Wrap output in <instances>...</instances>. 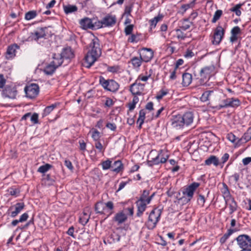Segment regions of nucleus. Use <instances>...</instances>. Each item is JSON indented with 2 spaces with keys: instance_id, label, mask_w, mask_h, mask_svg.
I'll list each match as a JSON object with an SVG mask.
<instances>
[{
  "instance_id": "18",
  "label": "nucleus",
  "mask_w": 251,
  "mask_h": 251,
  "mask_svg": "<svg viewBox=\"0 0 251 251\" xmlns=\"http://www.w3.org/2000/svg\"><path fill=\"white\" fill-rule=\"evenodd\" d=\"M24 207V203L18 202L14 205L10 206L8 211H11L10 216L12 218H14L21 212Z\"/></svg>"
},
{
  "instance_id": "60",
  "label": "nucleus",
  "mask_w": 251,
  "mask_h": 251,
  "mask_svg": "<svg viewBox=\"0 0 251 251\" xmlns=\"http://www.w3.org/2000/svg\"><path fill=\"white\" fill-rule=\"evenodd\" d=\"M105 207L107 208L108 209L112 210L114 208V204L111 201H108L106 203H104Z\"/></svg>"
},
{
  "instance_id": "26",
  "label": "nucleus",
  "mask_w": 251,
  "mask_h": 251,
  "mask_svg": "<svg viewBox=\"0 0 251 251\" xmlns=\"http://www.w3.org/2000/svg\"><path fill=\"white\" fill-rule=\"evenodd\" d=\"M192 80V76L191 74L185 73L182 75V84L183 86H188L190 84Z\"/></svg>"
},
{
  "instance_id": "30",
  "label": "nucleus",
  "mask_w": 251,
  "mask_h": 251,
  "mask_svg": "<svg viewBox=\"0 0 251 251\" xmlns=\"http://www.w3.org/2000/svg\"><path fill=\"white\" fill-rule=\"evenodd\" d=\"M244 140L245 142H247V141L251 140V127H250L247 131L244 134L242 138L238 140V142L236 143V144H240L242 143V140Z\"/></svg>"
},
{
  "instance_id": "45",
  "label": "nucleus",
  "mask_w": 251,
  "mask_h": 251,
  "mask_svg": "<svg viewBox=\"0 0 251 251\" xmlns=\"http://www.w3.org/2000/svg\"><path fill=\"white\" fill-rule=\"evenodd\" d=\"M102 169L104 170H108L111 168L112 161L109 159H107L101 163Z\"/></svg>"
},
{
  "instance_id": "50",
  "label": "nucleus",
  "mask_w": 251,
  "mask_h": 251,
  "mask_svg": "<svg viewBox=\"0 0 251 251\" xmlns=\"http://www.w3.org/2000/svg\"><path fill=\"white\" fill-rule=\"evenodd\" d=\"M114 104V101L110 98L106 97L104 103V107H110Z\"/></svg>"
},
{
  "instance_id": "63",
  "label": "nucleus",
  "mask_w": 251,
  "mask_h": 251,
  "mask_svg": "<svg viewBox=\"0 0 251 251\" xmlns=\"http://www.w3.org/2000/svg\"><path fill=\"white\" fill-rule=\"evenodd\" d=\"M128 41L131 43H137L138 41V39L136 35L132 34L131 36L129 37Z\"/></svg>"
},
{
  "instance_id": "16",
  "label": "nucleus",
  "mask_w": 251,
  "mask_h": 251,
  "mask_svg": "<svg viewBox=\"0 0 251 251\" xmlns=\"http://www.w3.org/2000/svg\"><path fill=\"white\" fill-rule=\"evenodd\" d=\"M153 56V52L151 49L143 48L140 52V57L144 62H149Z\"/></svg>"
},
{
  "instance_id": "11",
  "label": "nucleus",
  "mask_w": 251,
  "mask_h": 251,
  "mask_svg": "<svg viewBox=\"0 0 251 251\" xmlns=\"http://www.w3.org/2000/svg\"><path fill=\"white\" fill-rule=\"evenodd\" d=\"M97 21V20L95 19H91L86 17L79 21V24L80 27L83 29H98L97 27L95 25L96 21Z\"/></svg>"
},
{
  "instance_id": "56",
  "label": "nucleus",
  "mask_w": 251,
  "mask_h": 251,
  "mask_svg": "<svg viewBox=\"0 0 251 251\" xmlns=\"http://www.w3.org/2000/svg\"><path fill=\"white\" fill-rule=\"evenodd\" d=\"M150 76H151V74H149V75H139V76L136 80H137V81H138L139 80H141L143 81H147Z\"/></svg>"
},
{
  "instance_id": "32",
  "label": "nucleus",
  "mask_w": 251,
  "mask_h": 251,
  "mask_svg": "<svg viewBox=\"0 0 251 251\" xmlns=\"http://www.w3.org/2000/svg\"><path fill=\"white\" fill-rule=\"evenodd\" d=\"M59 105V103H54L50 106H47L42 113V116L46 117L55 108Z\"/></svg>"
},
{
  "instance_id": "62",
  "label": "nucleus",
  "mask_w": 251,
  "mask_h": 251,
  "mask_svg": "<svg viewBox=\"0 0 251 251\" xmlns=\"http://www.w3.org/2000/svg\"><path fill=\"white\" fill-rule=\"evenodd\" d=\"M65 165L70 170L73 171L74 167L72 162L69 160H66L64 162Z\"/></svg>"
},
{
  "instance_id": "7",
  "label": "nucleus",
  "mask_w": 251,
  "mask_h": 251,
  "mask_svg": "<svg viewBox=\"0 0 251 251\" xmlns=\"http://www.w3.org/2000/svg\"><path fill=\"white\" fill-rule=\"evenodd\" d=\"M127 211H128L130 216H132L134 213L133 207H128L123 211L118 212L113 217V221L116 222L118 225L124 223L127 219V216L126 213Z\"/></svg>"
},
{
  "instance_id": "24",
  "label": "nucleus",
  "mask_w": 251,
  "mask_h": 251,
  "mask_svg": "<svg viewBox=\"0 0 251 251\" xmlns=\"http://www.w3.org/2000/svg\"><path fill=\"white\" fill-rule=\"evenodd\" d=\"M205 164L210 165L213 164L215 166H218L220 164V162L218 157L214 155H211L209 158L205 160Z\"/></svg>"
},
{
  "instance_id": "64",
  "label": "nucleus",
  "mask_w": 251,
  "mask_h": 251,
  "mask_svg": "<svg viewBox=\"0 0 251 251\" xmlns=\"http://www.w3.org/2000/svg\"><path fill=\"white\" fill-rule=\"evenodd\" d=\"M194 55V53L192 51V50H187V51L185 52L184 56L185 57L189 58L193 57Z\"/></svg>"
},
{
  "instance_id": "57",
  "label": "nucleus",
  "mask_w": 251,
  "mask_h": 251,
  "mask_svg": "<svg viewBox=\"0 0 251 251\" xmlns=\"http://www.w3.org/2000/svg\"><path fill=\"white\" fill-rule=\"evenodd\" d=\"M106 127L112 131L116 130L117 128V126L114 123H107Z\"/></svg>"
},
{
  "instance_id": "43",
  "label": "nucleus",
  "mask_w": 251,
  "mask_h": 251,
  "mask_svg": "<svg viewBox=\"0 0 251 251\" xmlns=\"http://www.w3.org/2000/svg\"><path fill=\"white\" fill-rule=\"evenodd\" d=\"M223 14V11L222 10H217L214 13L213 17L212 20V22L213 23H216L221 17Z\"/></svg>"
},
{
  "instance_id": "36",
  "label": "nucleus",
  "mask_w": 251,
  "mask_h": 251,
  "mask_svg": "<svg viewBox=\"0 0 251 251\" xmlns=\"http://www.w3.org/2000/svg\"><path fill=\"white\" fill-rule=\"evenodd\" d=\"M221 192L223 195V196L224 198L226 199V198L227 199L231 198L230 192L228 190V188L227 186V185L223 183V188L221 189Z\"/></svg>"
},
{
  "instance_id": "40",
  "label": "nucleus",
  "mask_w": 251,
  "mask_h": 251,
  "mask_svg": "<svg viewBox=\"0 0 251 251\" xmlns=\"http://www.w3.org/2000/svg\"><path fill=\"white\" fill-rule=\"evenodd\" d=\"M236 230L233 229H228L226 233L223 237L220 239V242L222 243H225L227 238Z\"/></svg>"
},
{
  "instance_id": "19",
  "label": "nucleus",
  "mask_w": 251,
  "mask_h": 251,
  "mask_svg": "<svg viewBox=\"0 0 251 251\" xmlns=\"http://www.w3.org/2000/svg\"><path fill=\"white\" fill-rule=\"evenodd\" d=\"M17 91L15 87L7 85L3 90V96L5 98L14 99L16 98Z\"/></svg>"
},
{
  "instance_id": "12",
  "label": "nucleus",
  "mask_w": 251,
  "mask_h": 251,
  "mask_svg": "<svg viewBox=\"0 0 251 251\" xmlns=\"http://www.w3.org/2000/svg\"><path fill=\"white\" fill-rule=\"evenodd\" d=\"M199 186L200 183L198 182L192 183L186 188H183L182 191L183 195L191 200L193 197L195 191Z\"/></svg>"
},
{
  "instance_id": "46",
  "label": "nucleus",
  "mask_w": 251,
  "mask_h": 251,
  "mask_svg": "<svg viewBox=\"0 0 251 251\" xmlns=\"http://www.w3.org/2000/svg\"><path fill=\"white\" fill-rule=\"evenodd\" d=\"M176 198L178 200V202L180 203L181 204H186V203H188L191 201L190 199H189L184 196H183L182 197H181L180 198H178V196H177Z\"/></svg>"
},
{
  "instance_id": "4",
  "label": "nucleus",
  "mask_w": 251,
  "mask_h": 251,
  "mask_svg": "<svg viewBox=\"0 0 251 251\" xmlns=\"http://www.w3.org/2000/svg\"><path fill=\"white\" fill-rule=\"evenodd\" d=\"M162 213L161 209L155 208L150 213L148 220L146 223L148 229L150 230L153 229L160 220V216Z\"/></svg>"
},
{
  "instance_id": "41",
  "label": "nucleus",
  "mask_w": 251,
  "mask_h": 251,
  "mask_svg": "<svg viewBox=\"0 0 251 251\" xmlns=\"http://www.w3.org/2000/svg\"><path fill=\"white\" fill-rule=\"evenodd\" d=\"M182 31L180 28L176 29V36L178 39L184 40L187 37L186 34Z\"/></svg>"
},
{
  "instance_id": "10",
  "label": "nucleus",
  "mask_w": 251,
  "mask_h": 251,
  "mask_svg": "<svg viewBox=\"0 0 251 251\" xmlns=\"http://www.w3.org/2000/svg\"><path fill=\"white\" fill-rule=\"evenodd\" d=\"M25 91L27 97L33 99L38 95L39 87L37 84L32 83L25 88Z\"/></svg>"
},
{
  "instance_id": "5",
  "label": "nucleus",
  "mask_w": 251,
  "mask_h": 251,
  "mask_svg": "<svg viewBox=\"0 0 251 251\" xmlns=\"http://www.w3.org/2000/svg\"><path fill=\"white\" fill-rule=\"evenodd\" d=\"M117 22V18L115 15L107 14L100 21H96L95 25L97 28H101L106 27H112L114 26Z\"/></svg>"
},
{
  "instance_id": "31",
  "label": "nucleus",
  "mask_w": 251,
  "mask_h": 251,
  "mask_svg": "<svg viewBox=\"0 0 251 251\" xmlns=\"http://www.w3.org/2000/svg\"><path fill=\"white\" fill-rule=\"evenodd\" d=\"M142 61L140 57H134L130 60V62L134 68H139L141 66Z\"/></svg>"
},
{
  "instance_id": "27",
  "label": "nucleus",
  "mask_w": 251,
  "mask_h": 251,
  "mask_svg": "<svg viewBox=\"0 0 251 251\" xmlns=\"http://www.w3.org/2000/svg\"><path fill=\"white\" fill-rule=\"evenodd\" d=\"M226 203H228L229 207L230 208V214H232L237 209V204L233 198H230L226 200Z\"/></svg>"
},
{
  "instance_id": "17",
  "label": "nucleus",
  "mask_w": 251,
  "mask_h": 251,
  "mask_svg": "<svg viewBox=\"0 0 251 251\" xmlns=\"http://www.w3.org/2000/svg\"><path fill=\"white\" fill-rule=\"evenodd\" d=\"M145 84L138 82L137 80L130 87V91L133 95H141L144 89Z\"/></svg>"
},
{
  "instance_id": "14",
  "label": "nucleus",
  "mask_w": 251,
  "mask_h": 251,
  "mask_svg": "<svg viewBox=\"0 0 251 251\" xmlns=\"http://www.w3.org/2000/svg\"><path fill=\"white\" fill-rule=\"evenodd\" d=\"M225 34V30L221 26H218L213 34V44L218 45L221 42Z\"/></svg>"
},
{
  "instance_id": "49",
  "label": "nucleus",
  "mask_w": 251,
  "mask_h": 251,
  "mask_svg": "<svg viewBox=\"0 0 251 251\" xmlns=\"http://www.w3.org/2000/svg\"><path fill=\"white\" fill-rule=\"evenodd\" d=\"M8 192L11 196H17L20 193L19 189L11 187L8 189Z\"/></svg>"
},
{
  "instance_id": "42",
  "label": "nucleus",
  "mask_w": 251,
  "mask_h": 251,
  "mask_svg": "<svg viewBox=\"0 0 251 251\" xmlns=\"http://www.w3.org/2000/svg\"><path fill=\"white\" fill-rule=\"evenodd\" d=\"M51 167L52 165L47 163L44 165L41 166L38 169V172L41 173H45L48 171Z\"/></svg>"
},
{
  "instance_id": "1",
  "label": "nucleus",
  "mask_w": 251,
  "mask_h": 251,
  "mask_svg": "<svg viewBox=\"0 0 251 251\" xmlns=\"http://www.w3.org/2000/svg\"><path fill=\"white\" fill-rule=\"evenodd\" d=\"M194 116L192 112H186L182 115L178 114L172 116L171 119V125L176 129L188 126L192 124Z\"/></svg>"
},
{
  "instance_id": "61",
  "label": "nucleus",
  "mask_w": 251,
  "mask_h": 251,
  "mask_svg": "<svg viewBox=\"0 0 251 251\" xmlns=\"http://www.w3.org/2000/svg\"><path fill=\"white\" fill-rule=\"evenodd\" d=\"M79 144L80 150L82 151H85L86 150V145L84 140H79Z\"/></svg>"
},
{
  "instance_id": "20",
  "label": "nucleus",
  "mask_w": 251,
  "mask_h": 251,
  "mask_svg": "<svg viewBox=\"0 0 251 251\" xmlns=\"http://www.w3.org/2000/svg\"><path fill=\"white\" fill-rule=\"evenodd\" d=\"M215 67L214 65L206 66L202 68L200 71V76L203 78H209L214 73Z\"/></svg>"
},
{
  "instance_id": "6",
  "label": "nucleus",
  "mask_w": 251,
  "mask_h": 251,
  "mask_svg": "<svg viewBox=\"0 0 251 251\" xmlns=\"http://www.w3.org/2000/svg\"><path fill=\"white\" fill-rule=\"evenodd\" d=\"M169 157V155L166 151L163 150L159 151L157 155L154 157L151 158L147 162L148 165L152 167L154 165H158L160 163H164L166 162Z\"/></svg>"
},
{
  "instance_id": "39",
  "label": "nucleus",
  "mask_w": 251,
  "mask_h": 251,
  "mask_svg": "<svg viewBox=\"0 0 251 251\" xmlns=\"http://www.w3.org/2000/svg\"><path fill=\"white\" fill-rule=\"evenodd\" d=\"M89 218L90 216L83 212V215L79 218V223L83 226H85L88 222Z\"/></svg>"
},
{
  "instance_id": "59",
  "label": "nucleus",
  "mask_w": 251,
  "mask_h": 251,
  "mask_svg": "<svg viewBox=\"0 0 251 251\" xmlns=\"http://www.w3.org/2000/svg\"><path fill=\"white\" fill-rule=\"evenodd\" d=\"M198 202L199 204L203 206L205 202V199L203 196L200 195L198 198Z\"/></svg>"
},
{
  "instance_id": "37",
  "label": "nucleus",
  "mask_w": 251,
  "mask_h": 251,
  "mask_svg": "<svg viewBox=\"0 0 251 251\" xmlns=\"http://www.w3.org/2000/svg\"><path fill=\"white\" fill-rule=\"evenodd\" d=\"M105 208V205L102 202H98L95 204V211L97 213L103 214V211Z\"/></svg>"
},
{
  "instance_id": "28",
  "label": "nucleus",
  "mask_w": 251,
  "mask_h": 251,
  "mask_svg": "<svg viewBox=\"0 0 251 251\" xmlns=\"http://www.w3.org/2000/svg\"><path fill=\"white\" fill-rule=\"evenodd\" d=\"M53 61L50 63L55 65L57 68L61 65L64 59L60 54H54L53 56Z\"/></svg>"
},
{
  "instance_id": "38",
  "label": "nucleus",
  "mask_w": 251,
  "mask_h": 251,
  "mask_svg": "<svg viewBox=\"0 0 251 251\" xmlns=\"http://www.w3.org/2000/svg\"><path fill=\"white\" fill-rule=\"evenodd\" d=\"M37 15V12L35 10L29 11L25 14V18L27 21L31 20L35 18Z\"/></svg>"
},
{
  "instance_id": "47",
  "label": "nucleus",
  "mask_w": 251,
  "mask_h": 251,
  "mask_svg": "<svg viewBox=\"0 0 251 251\" xmlns=\"http://www.w3.org/2000/svg\"><path fill=\"white\" fill-rule=\"evenodd\" d=\"M100 137V132L97 129H93L92 133V138L95 141H99Z\"/></svg>"
},
{
  "instance_id": "35",
  "label": "nucleus",
  "mask_w": 251,
  "mask_h": 251,
  "mask_svg": "<svg viewBox=\"0 0 251 251\" xmlns=\"http://www.w3.org/2000/svg\"><path fill=\"white\" fill-rule=\"evenodd\" d=\"M163 16L159 14L157 16L154 17L153 19L150 20L151 28H154L156 25L157 23L162 20Z\"/></svg>"
},
{
  "instance_id": "34",
  "label": "nucleus",
  "mask_w": 251,
  "mask_h": 251,
  "mask_svg": "<svg viewBox=\"0 0 251 251\" xmlns=\"http://www.w3.org/2000/svg\"><path fill=\"white\" fill-rule=\"evenodd\" d=\"M63 8L65 13L67 14L75 12L77 10V7L75 5H64Z\"/></svg>"
},
{
  "instance_id": "44",
  "label": "nucleus",
  "mask_w": 251,
  "mask_h": 251,
  "mask_svg": "<svg viewBox=\"0 0 251 251\" xmlns=\"http://www.w3.org/2000/svg\"><path fill=\"white\" fill-rule=\"evenodd\" d=\"M242 5L243 4L241 3L236 4L234 7L231 8L230 10L235 12L237 16H239L241 14V12L240 10V8L241 7Z\"/></svg>"
},
{
  "instance_id": "53",
  "label": "nucleus",
  "mask_w": 251,
  "mask_h": 251,
  "mask_svg": "<svg viewBox=\"0 0 251 251\" xmlns=\"http://www.w3.org/2000/svg\"><path fill=\"white\" fill-rule=\"evenodd\" d=\"M133 4L131 3L128 5H127L125 7V14L127 16L130 15V13L132 10Z\"/></svg>"
},
{
  "instance_id": "52",
  "label": "nucleus",
  "mask_w": 251,
  "mask_h": 251,
  "mask_svg": "<svg viewBox=\"0 0 251 251\" xmlns=\"http://www.w3.org/2000/svg\"><path fill=\"white\" fill-rule=\"evenodd\" d=\"M95 146L99 152L103 153L105 149L100 141H97L95 144Z\"/></svg>"
},
{
  "instance_id": "23",
  "label": "nucleus",
  "mask_w": 251,
  "mask_h": 251,
  "mask_svg": "<svg viewBox=\"0 0 251 251\" xmlns=\"http://www.w3.org/2000/svg\"><path fill=\"white\" fill-rule=\"evenodd\" d=\"M124 169L123 164L120 160H117L112 164L111 170L112 172L118 173Z\"/></svg>"
},
{
  "instance_id": "33",
  "label": "nucleus",
  "mask_w": 251,
  "mask_h": 251,
  "mask_svg": "<svg viewBox=\"0 0 251 251\" xmlns=\"http://www.w3.org/2000/svg\"><path fill=\"white\" fill-rule=\"evenodd\" d=\"M214 93V91L213 90H208L205 91L201 96L200 99L201 101L205 102L208 100H209L210 97Z\"/></svg>"
},
{
  "instance_id": "3",
  "label": "nucleus",
  "mask_w": 251,
  "mask_h": 251,
  "mask_svg": "<svg viewBox=\"0 0 251 251\" xmlns=\"http://www.w3.org/2000/svg\"><path fill=\"white\" fill-rule=\"evenodd\" d=\"M150 191L144 190L139 200L136 201L137 206V216L141 217L147 208V205L151 201V197H149Z\"/></svg>"
},
{
  "instance_id": "8",
  "label": "nucleus",
  "mask_w": 251,
  "mask_h": 251,
  "mask_svg": "<svg viewBox=\"0 0 251 251\" xmlns=\"http://www.w3.org/2000/svg\"><path fill=\"white\" fill-rule=\"evenodd\" d=\"M237 244L242 250H251V237L246 234L239 235L236 239Z\"/></svg>"
},
{
  "instance_id": "21",
  "label": "nucleus",
  "mask_w": 251,
  "mask_h": 251,
  "mask_svg": "<svg viewBox=\"0 0 251 251\" xmlns=\"http://www.w3.org/2000/svg\"><path fill=\"white\" fill-rule=\"evenodd\" d=\"M20 49V47L16 44L9 46L6 50V57L7 59L13 58L16 55V50Z\"/></svg>"
},
{
  "instance_id": "55",
  "label": "nucleus",
  "mask_w": 251,
  "mask_h": 251,
  "mask_svg": "<svg viewBox=\"0 0 251 251\" xmlns=\"http://www.w3.org/2000/svg\"><path fill=\"white\" fill-rule=\"evenodd\" d=\"M30 120L34 124H37L38 122V115L34 113L32 116L30 115Z\"/></svg>"
},
{
  "instance_id": "51",
  "label": "nucleus",
  "mask_w": 251,
  "mask_h": 251,
  "mask_svg": "<svg viewBox=\"0 0 251 251\" xmlns=\"http://www.w3.org/2000/svg\"><path fill=\"white\" fill-rule=\"evenodd\" d=\"M134 25H129L126 26L125 28V33L126 35H130L131 34Z\"/></svg>"
},
{
  "instance_id": "54",
  "label": "nucleus",
  "mask_w": 251,
  "mask_h": 251,
  "mask_svg": "<svg viewBox=\"0 0 251 251\" xmlns=\"http://www.w3.org/2000/svg\"><path fill=\"white\" fill-rule=\"evenodd\" d=\"M227 138L229 141L232 143L235 142L236 140L238 139L236 136L232 133H229L227 134Z\"/></svg>"
},
{
  "instance_id": "25",
  "label": "nucleus",
  "mask_w": 251,
  "mask_h": 251,
  "mask_svg": "<svg viewBox=\"0 0 251 251\" xmlns=\"http://www.w3.org/2000/svg\"><path fill=\"white\" fill-rule=\"evenodd\" d=\"M63 59H71L74 57V54L70 48L64 49L60 53Z\"/></svg>"
},
{
  "instance_id": "9",
  "label": "nucleus",
  "mask_w": 251,
  "mask_h": 251,
  "mask_svg": "<svg viewBox=\"0 0 251 251\" xmlns=\"http://www.w3.org/2000/svg\"><path fill=\"white\" fill-rule=\"evenodd\" d=\"M100 83L105 89L111 92H116L119 88V84L113 79L106 80L101 77L100 78Z\"/></svg>"
},
{
  "instance_id": "15",
  "label": "nucleus",
  "mask_w": 251,
  "mask_h": 251,
  "mask_svg": "<svg viewBox=\"0 0 251 251\" xmlns=\"http://www.w3.org/2000/svg\"><path fill=\"white\" fill-rule=\"evenodd\" d=\"M47 27L38 28L36 30L30 33L29 38L32 40L37 41L39 39L44 38L46 36L45 31Z\"/></svg>"
},
{
  "instance_id": "29",
  "label": "nucleus",
  "mask_w": 251,
  "mask_h": 251,
  "mask_svg": "<svg viewBox=\"0 0 251 251\" xmlns=\"http://www.w3.org/2000/svg\"><path fill=\"white\" fill-rule=\"evenodd\" d=\"M57 68L55 66V65L50 63L45 67L44 70V72L47 75H50L55 72V71Z\"/></svg>"
},
{
  "instance_id": "48",
  "label": "nucleus",
  "mask_w": 251,
  "mask_h": 251,
  "mask_svg": "<svg viewBox=\"0 0 251 251\" xmlns=\"http://www.w3.org/2000/svg\"><path fill=\"white\" fill-rule=\"evenodd\" d=\"M191 25V22H189L187 20H185L182 22V25L179 26V28L183 30H186L190 27Z\"/></svg>"
},
{
  "instance_id": "2",
  "label": "nucleus",
  "mask_w": 251,
  "mask_h": 251,
  "mask_svg": "<svg viewBox=\"0 0 251 251\" xmlns=\"http://www.w3.org/2000/svg\"><path fill=\"white\" fill-rule=\"evenodd\" d=\"M99 40L94 38L89 44V49L85 57L86 67L90 68L101 55Z\"/></svg>"
},
{
  "instance_id": "13",
  "label": "nucleus",
  "mask_w": 251,
  "mask_h": 251,
  "mask_svg": "<svg viewBox=\"0 0 251 251\" xmlns=\"http://www.w3.org/2000/svg\"><path fill=\"white\" fill-rule=\"evenodd\" d=\"M222 103L221 104H220L218 106L219 109L227 107H237L240 104V100L238 99H235L233 98L224 100H222Z\"/></svg>"
},
{
  "instance_id": "58",
  "label": "nucleus",
  "mask_w": 251,
  "mask_h": 251,
  "mask_svg": "<svg viewBox=\"0 0 251 251\" xmlns=\"http://www.w3.org/2000/svg\"><path fill=\"white\" fill-rule=\"evenodd\" d=\"M229 157V154L227 153H225L221 158V162L220 163V164H221L223 165L225 163H226Z\"/></svg>"
},
{
  "instance_id": "22",
  "label": "nucleus",
  "mask_w": 251,
  "mask_h": 251,
  "mask_svg": "<svg viewBox=\"0 0 251 251\" xmlns=\"http://www.w3.org/2000/svg\"><path fill=\"white\" fill-rule=\"evenodd\" d=\"M241 29L238 26H234L231 30V36L230 41L232 43L236 42L238 38V35L241 34Z\"/></svg>"
}]
</instances>
